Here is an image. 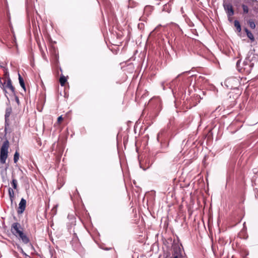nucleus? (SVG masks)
I'll return each mask as SVG.
<instances>
[{"instance_id": "1", "label": "nucleus", "mask_w": 258, "mask_h": 258, "mask_svg": "<svg viewBox=\"0 0 258 258\" xmlns=\"http://www.w3.org/2000/svg\"><path fill=\"white\" fill-rule=\"evenodd\" d=\"M9 147V142L6 140L3 144L1 148L0 152V162L2 164L6 163V159L8 157V149Z\"/></svg>"}, {"instance_id": "2", "label": "nucleus", "mask_w": 258, "mask_h": 258, "mask_svg": "<svg viewBox=\"0 0 258 258\" xmlns=\"http://www.w3.org/2000/svg\"><path fill=\"white\" fill-rule=\"evenodd\" d=\"M11 231L14 236L18 237L19 234L23 231V228L20 223L14 222L12 224Z\"/></svg>"}, {"instance_id": "3", "label": "nucleus", "mask_w": 258, "mask_h": 258, "mask_svg": "<svg viewBox=\"0 0 258 258\" xmlns=\"http://www.w3.org/2000/svg\"><path fill=\"white\" fill-rule=\"evenodd\" d=\"M253 63H251L249 59H245L243 62V66L241 69H238L240 72H244L246 74H249L252 69Z\"/></svg>"}, {"instance_id": "4", "label": "nucleus", "mask_w": 258, "mask_h": 258, "mask_svg": "<svg viewBox=\"0 0 258 258\" xmlns=\"http://www.w3.org/2000/svg\"><path fill=\"white\" fill-rule=\"evenodd\" d=\"M6 88L9 89L12 94H15V92H16L15 88L12 85V81L10 77H8L7 79V83L6 85V82H5L4 84H2V88L3 89V91L5 94L7 93Z\"/></svg>"}, {"instance_id": "5", "label": "nucleus", "mask_w": 258, "mask_h": 258, "mask_svg": "<svg viewBox=\"0 0 258 258\" xmlns=\"http://www.w3.org/2000/svg\"><path fill=\"white\" fill-rule=\"evenodd\" d=\"M223 7L225 12L226 13L227 16L230 18L234 14V10L232 5L230 3H224Z\"/></svg>"}, {"instance_id": "6", "label": "nucleus", "mask_w": 258, "mask_h": 258, "mask_svg": "<svg viewBox=\"0 0 258 258\" xmlns=\"http://www.w3.org/2000/svg\"><path fill=\"white\" fill-rule=\"evenodd\" d=\"M26 201L24 199L22 198L19 204V207L17 210V213L19 214H21L24 212L26 208Z\"/></svg>"}, {"instance_id": "7", "label": "nucleus", "mask_w": 258, "mask_h": 258, "mask_svg": "<svg viewBox=\"0 0 258 258\" xmlns=\"http://www.w3.org/2000/svg\"><path fill=\"white\" fill-rule=\"evenodd\" d=\"M12 112V109L11 107H8L6 109L5 119V130H6V125H8V122L9 121V117Z\"/></svg>"}, {"instance_id": "8", "label": "nucleus", "mask_w": 258, "mask_h": 258, "mask_svg": "<svg viewBox=\"0 0 258 258\" xmlns=\"http://www.w3.org/2000/svg\"><path fill=\"white\" fill-rule=\"evenodd\" d=\"M19 239H21L24 244H28L30 242V240L27 236L22 231L20 233L18 237Z\"/></svg>"}, {"instance_id": "9", "label": "nucleus", "mask_w": 258, "mask_h": 258, "mask_svg": "<svg viewBox=\"0 0 258 258\" xmlns=\"http://www.w3.org/2000/svg\"><path fill=\"white\" fill-rule=\"evenodd\" d=\"M8 195L11 203H12L15 200V193L13 189L11 187L8 188Z\"/></svg>"}, {"instance_id": "10", "label": "nucleus", "mask_w": 258, "mask_h": 258, "mask_svg": "<svg viewBox=\"0 0 258 258\" xmlns=\"http://www.w3.org/2000/svg\"><path fill=\"white\" fill-rule=\"evenodd\" d=\"M18 76H19L18 79H19L20 85L22 87V88L23 89V90L25 91H26V87H25L24 81L23 78L21 77V76L20 75V74H18Z\"/></svg>"}, {"instance_id": "11", "label": "nucleus", "mask_w": 258, "mask_h": 258, "mask_svg": "<svg viewBox=\"0 0 258 258\" xmlns=\"http://www.w3.org/2000/svg\"><path fill=\"white\" fill-rule=\"evenodd\" d=\"M234 26L236 27L238 32H240L241 30V26L238 20H235L234 22Z\"/></svg>"}, {"instance_id": "12", "label": "nucleus", "mask_w": 258, "mask_h": 258, "mask_svg": "<svg viewBox=\"0 0 258 258\" xmlns=\"http://www.w3.org/2000/svg\"><path fill=\"white\" fill-rule=\"evenodd\" d=\"M11 184L12 187L14 189H17L18 182H17V180L15 178H13V179L11 182Z\"/></svg>"}, {"instance_id": "13", "label": "nucleus", "mask_w": 258, "mask_h": 258, "mask_svg": "<svg viewBox=\"0 0 258 258\" xmlns=\"http://www.w3.org/2000/svg\"><path fill=\"white\" fill-rule=\"evenodd\" d=\"M67 82V79L64 76H61L59 78V82L60 84V85L61 86H63L64 85L66 82Z\"/></svg>"}, {"instance_id": "14", "label": "nucleus", "mask_w": 258, "mask_h": 258, "mask_svg": "<svg viewBox=\"0 0 258 258\" xmlns=\"http://www.w3.org/2000/svg\"><path fill=\"white\" fill-rule=\"evenodd\" d=\"M19 159V153L18 151H16L14 156V162L17 163Z\"/></svg>"}, {"instance_id": "15", "label": "nucleus", "mask_w": 258, "mask_h": 258, "mask_svg": "<svg viewBox=\"0 0 258 258\" xmlns=\"http://www.w3.org/2000/svg\"><path fill=\"white\" fill-rule=\"evenodd\" d=\"M248 23L249 27L251 29H253L255 28V24L253 20H249Z\"/></svg>"}, {"instance_id": "16", "label": "nucleus", "mask_w": 258, "mask_h": 258, "mask_svg": "<svg viewBox=\"0 0 258 258\" xmlns=\"http://www.w3.org/2000/svg\"><path fill=\"white\" fill-rule=\"evenodd\" d=\"M247 37L251 41H253L254 40V36L252 34V33L250 31L249 32L247 33Z\"/></svg>"}, {"instance_id": "17", "label": "nucleus", "mask_w": 258, "mask_h": 258, "mask_svg": "<svg viewBox=\"0 0 258 258\" xmlns=\"http://www.w3.org/2000/svg\"><path fill=\"white\" fill-rule=\"evenodd\" d=\"M242 8L244 13L247 14L248 13V8L246 5L244 4L242 5Z\"/></svg>"}, {"instance_id": "18", "label": "nucleus", "mask_w": 258, "mask_h": 258, "mask_svg": "<svg viewBox=\"0 0 258 258\" xmlns=\"http://www.w3.org/2000/svg\"><path fill=\"white\" fill-rule=\"evenodd\" d=\"M40 51H41V55H42V58L45 60L47 61V57H46V54L44 52V51L42 50V48L40 47Z\"/></svg>"}, {"instance_id": "19", "label": "nucleus", "mask_w": 258, "mask_h": 258, "mask_svg": "<svg viewBox=\"0 0 258 258\" xmlns=\"http://www.w3.org/2000/svg\"><path fill=\"white\" fill-rule=\"evenodd\" d=\"M12 94L14 96L15 100L16 102H17V104L19 105L20 101H19L18 97L17 96V95L16 94V92H15V94Z\"/></svg>"}, {"instance_id": "20", "label": "nucleus", "mask_w": 258, "mask_h": 258, "mask_svg": "<svg viewBox=\"0 0 258 258\" xmlns=\"http://www.w3.org/2000/svg\"><path fill=\"white\" fill-rule=\"evenodd\" d=\"M152 9V7H151V6H147L145 8L144 12H145V13H146L148 10H151Z\"/></svg>"}, {"instance_id": "21", "label": "nucleus", "mask_w": 258, "mask_h": 258, "mask_svg": "<svg viewBox=\"0 0 258 258\" xmlns=\"http://www.w3.org/2000/svg\"><path fill=\"white\" fill-rule=\"evenodd\" d=\"M62 120V116H60L58 117L57 118V122H60V121H61Z\"/></svg>"}, {"instance_id": "22", "label": "nucleus", "mask_w": 258, "mask_h": 258, "mask_svg": "<svg viewBox=\"0 0 258 258\" xmlns=\"http://www.w3.org/2000/svg\"><path fill=\"white\" fill-rule=\"evenodd\" d=\"M244 31L245 32V33H246V34H247V33L248 32H249L250 31L248 30V29L246 28H244Z\"/></svg>"}, {"instance_id": "23", "label": "nucleus", "mask_w": 258, "mask_h": 258, "mask_svg": "<svg viewBox=\"0 0 258 258\" xmlns=\"http://www.w3.org/2000/svg\"><path fill=\"white\" fill-rule=\"evenodd\" d=\"M240 62V61L239 60L237 61L236 66H237V68H238V66H239Z\"/></svg>"}, {"instance_id": "24", "label": "nucleus", "mask_w": 258, "mask_h": 258, "mask_svg": "<svg viewBox=\"0 0 258 258\" xmlns=\"http://www.w3.org/2000/svg\"><path fill=\"white\" fill-rule=\"evenodd\" d=\"M173 258H180L178 255H175Z\"/></svg>"}, {"instance_id": "25", "label": "nucleus", "mask_w": 258, "mask_h": 258, "mask_svg": "<svg viewBox=\"0 0 258 258\" xmlns=\"http://www.w3.org/2000/svg\"><path fill=\"white\" fill-rule=\"evenodd\" d=\"M162 86L163 87V89L164 90L165 89V88H164V83H162Z\"/></svg>"}, {"instance_id": "26", "label": "nucleus", "mask_w": 258, "mask_h": 258, "mask_svg": "<svg viewBox=\"0 0 258 258\" xmlns=\"http://www.w3.org/2000/svg\"><path fill=\"white\" fill-rule=\"evenodd\" d=\"M230 80H231V79H227L226 80V82H229L230 81Z\"/></svg>"}, {"instance_id": "27", "label": "nucleus", "mask_w": 258, "mask_h": 258, "mask_svg": "<svg viewBox=\"0 0 258 258\" xmlns=\"http://www.w3.org/2000/svg\"><path fill=\"white\" fill-rule=\"evenodd\" d=\"M106 250H109V249H110V248H106Z\"/></svg>"}]
</instances>
